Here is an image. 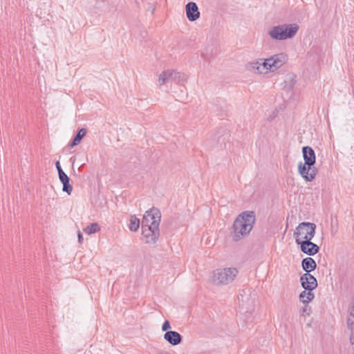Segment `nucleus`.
Instances as JSON below:
<instances>
[{"instance_id":"nucleus-21","label":"nucleus","mask_w":354,"mask_h":354,"mask_svg":"<svg viewBox=\"0 0 354 354\" xmlns=\"http://www.w3.org/2000/svg\"><path fill=\"white\" fill-rule=\"evenodd\" d=\"M171 328V325H170V323L168 320H166L163 324H162V331H169V330Z\"/></svg>"},{"instance_id":"nucleus-3","label":"nucleus","mask_w":354,"mask_h":354,"mask_svg":"<svg viewBox=\"0 0 354 354\" xmlns=\"http://www.w3.org/2000/svg\"><path fill=\"white\" fill-rule=\"evenodd\" d=\"M302 153L304 162H299L298 172L306 181L311 182L317 174V169L314 167L316 161L315 153L308 146L302 148Z\"/></svg>"},{"instance_id":"nucleus-16","label":"nucleus","mask_w":354,"mask_h":354,"mask_svg":"<svg viewBox=\"0 0 354 354\" xmlns=\"http://www.w3.org/2000/svg\"><path fill=\"white\" fill-rule=\"evenodd\" d=\"M86 129L84 128H82L79 130L77 133L76 134L75 137L74 138L72 142L69 145V147L71 148H73L74 146L78 145L80 143L82 138L86 136Z\"/></svg>"},{"instance_id":"nucleus-9","label":"nucleus","mask_w":354,"mask_h":354,"mask_svg":"<svg viewBox=\"0 0 354 354\" xmlns=\"http://www.w3.org/2000/svg\"><path fill=\"white\" fill-rule=\"evenodd\" d=\"M302 288L306 290L313 291L317 287L316 278L310 273H305L300 277Z\"/></svg>"},{"instance_id":"nucleus-24","label":"nucleus","mask_w":354,"mask_h":354,"mask_svg":"<svg viewBox=\"0 0 354 354\" xmlns=\"http://www.w3.org/2000/svg\"><path fill=\"white\" fill-rule=\"evenodd\" d=\"M351 330L350 342L351 344H354V329Z\"/></svg>"},{"instance_id":"nucleus-20","label":"nucleus","mask_w":354,"mask_h":354,"mask_svg":"<svg viewBox=\"0 0 354 354\" xmlns=\"http://www.w3.org/2000/svg\"><path fill=\"white\" fill-rule=\"evenodd\" d=\"M347 326L349 330H354V317L347 318Z\"/></svg>"},{"instance_id":"nucleus-2","label":"nucleus","mask_w":354,"mask_h":354,"mask_svg":"<svg viewBox=\"0 0 354 354\" xmlns=\"http://www.w3.org/2000/svg\"><path fill=\"white\" fill-rule=\"evenodd\" d=\"M256 221L255 213L245 211L234 220L231 235L233 241H238L250 234Z\"/></svg>"},{"instance_id":"nucleus-5","label":"nucleus","mask_w":354,"mask_h":354,"mask_svg":"<svg viewBox=\"0 0 354 354\" xmlns=\"http://www.w3.org/2000/svg\"><path fill=\"white\" fill-rule=\"evenodd\" d=\"M238 273L235 268H217L211 273L209 280L215 286H225L232 282Z\"/></svg>"},{"instance_id":"nucleus-18","label":"nucleus","mask_w":354,"mask_h":354,"mask_svg":"<svg viewBox=\"0 0 354 354\" xmlns=\"http://www.w3.org/2000/svg\"><path fill=\"white\" fill-rule=\"evenodd\" d=\"M100 230V227L97 223H91L84 229V232L88 234H92L99 232Z\"/></svg>"},{"instance_id":"nucleus-17","label":"nucleus","mask_w":354,"mask_h":354,"mask_svg":"<svg viewBox=\"0 0 354 354\" xmlns=\"http://www.w3.org/2000/svg\"><path fill=\"white\" fill-rule=\"evenodd\" d=\"M140 227V220L135 216H131L129 228L132 232H136Z\"/></svg>"},{"instance_id":"nucleus-4","label":"nucleus","mask_w":354,"mask_h":354,"mask_svg":"<svg viewBox=\"0 0 354 354\" xmlns=\"http://www.w3.org/2000/svg\"><path fill=\"white\" fill-rule=\"evenodd\" d=\"M286 55L283 53L276 54L268 59H261L251 64V67L254 73L266 74L268 72H273L285 63Z\"/></svg>"},{"instance_id":"nucleus-12","label":"nucleus","mask_w":354,"mask_h":354,"mask_svg":"<svg viewBox=\"0 0 354 354\" xmlns=\"http://www.w3.org/2000/svg\"><path fill=\"white\" fill-rule=\"evenodd\" d=\"M164 339L172 346H176L180 344L183 340L181 335L173 330L167 331L164 334Z\"/></svg>"},{"instance_id":"nucleus-6","label":"nucleus","mask_w":354,"mask_h":354,"mask_svg":"<svg viewBox=\"0 0 354 354\" xmlns=\"http://www.w3.org/2000/svg\"><path fill=\"white\" fill-rule=\"evenodd\" d=\"M299 29L297 24H283L272 27L268 31V35L275 40H286L293 38Z\"/></svg>"},{"instance_id":"nucleus-26","label":"nucleus","mask_w":354,"mask_h":354,"mask_svg":"<svg viewBox=\"0 0 354 354\" xmlns=\"http://www.w3.org/2000/svg\"><path fill=\"white\" fill-rule=\"evenodd\" d=\"M158 354H169V353L166 351H162V352L159 353Z\"/></svg>"},{"instance_id":"nucleus-8","label":"nucleus","mask_w":354,"mask_h":354,"mask_svg":"<svg viewBox=\"0 0 354 354\" xmlns=\"http://www.w3.org/2000/svg\"><path fill=\"white\" fill-rule=\"evenodd\" d=\"M187 80V75L177 72L174 70H166L162 71L158 76V84L160 86L166 84L169 82H174L180 84Z\"/></svg>"},{"instance_id":"nucleus-23","label":"nucleus","mask_w":354,"mask_h":354,"mask_svg":"<svg viewBox=\"0 0 354 354\" xmlns=\"http://www.w3.org/2000/svg\"><path fill=\"white\" fill-rule=\"evenodd\" d=\"M348 317H354V305H352L349 307V313H348Z\"/></svg>"},{"instance_id":"nucleus-15","label":"nucleus","mask_w":354,"mask_h":354,"mask_svg":"<svg viewBox=\"0 0 354 354\" xmlns=\"http://www.w3.org/2000/svg\"><path fill=\"white\" fill-rule=\"evenodd\" d=\"M315 298L314 293L310 290H304L299 295V299L304 304H308Z\"/></svg>"},{"instance_id":"nucleus-10","label":"nucleus","mask_w":354,"mask_h":354,"mask_svg":"<svg viewBox=\"0 0 354 354\" xmlns=\"http://www.w3.org/2000/svg\"><path fill=\"white\" fill-rule=\"evenodd\" d=\"M297 245L300 246V250L302 252L309 256H313L319 251V247L311 241H307V240H304L301 243Z\"/></svg>"},{"instance_id":"nucleus-14","label":"nucleus","mask_w":354,"mask_h":354,"mask_svg":"<svg viewBox=\"0 0 354 354\" xmlns=\"http://www.w3.org/2000/svg\"><path fill=\"white\" fill-rule=\"evenodd\" d=\"M301 266L304 270L306 272V273H309L310 272L315 270L317 264L313 258L306 257L302 260Z\"/></svg>"},{"instance_id":"nucleus-7","label":"nucleus","mask_w":354,"mask_h":354,"mask_svg":"<svg viewBox=\"0 0 354 354\" xmlns=\"http://www.w3.org/2000/svg\"><path fill=\"white\" fill-rule=\"evenodd\" d=\"M316 227V225L313 223H300L293 233L295 243L299 244L304 240L311 241L315 235Z\"/></svg>"},{"instance_id":"nucleus-25","label":"nucleus","mask_w":354,"mask_h":354,"mask_svg":"<svg viewBox=\"0 0 354 354\" xmlns=\"http://www.w3.org/2000/svg\"><path fill=\"white\" fill-rule=\"evenodd\" d=\"M77 237H78V242L80 243H82V241H83V236H82V234L80 231L78 232L77 233Z\"/></svg>"},{"instance_id":"nucleus-22","label":"nucleus","mask_w":354,"mask_h":354,"mask_svg":"<svg viewBox=\"0 0 354 354\" xmlns=\"http://www.w3.org/2000/svg\"><path fill=\"white\" fill-rule=\"evenodd\" d=\"M55 166H56V168H57V169L58 175H59V174H60V173H62V172H64V171L62 170V167H61V166H60L59 161H57V162H55Z\"/></svg>"},{"instance_id":"nucleus-11","label":"nucleus","mask_w":354,"mask_h":354,"mask_svg":"<svg viewBox=\"0 0 354 354\" xmlns=\"http://www.w3.org/2000/svg\"><path fill=\"white\" fill-rule=\"evenodd\" d=\"M186 15L190 21H194L200 17L198 6L194 2H189L185 6Z\"/></svg>"},{"instance_id":"nucleus-1","label":"nucleus","mask_w":354,"mask_h":354,"mask_svg":"<svg viewBox=\"0 0 354 354\" xmlns=\"http://www.w3.org/2000/svg\"><path fill=\"white\" fill-rule=\"evenodd\" d=\"M161 214L159 210L151 209L147 211L142 222V234L147 244H155L159 237V224Z\"/></svg>"},{"instance_id":"nucleus-13","label":"nucleus","mask_w":354,"mask_h":354,"mask_svg":"<svg viewBox=\"0 0 354 354\" xmlns=\"http://www.w3.org/2000/svg\"><path fill=\"white\" fill-rule=\"evenodd\" d=\"M59 176V179L61 183L63 184L62 190L66 192L68 195H70L73 191V187L70 184V178L66 174L65 172L60 173Z\"/></svg>"},{"instance_id":"nucleus-19","label":"nucleus","mask_w":354,"mask_h":354,"mask_svg":"<svg viewBox=\"0 0 354 354\" xmlns=\"http://www.w3.org/2000/svg\"><path fill=\"white\" fill-rule=\"evenodd\" d=\"M311 308L308 305V304H305L304 306L302 308L300 312V315L301 317H304L306 315L309 316L311 313Z\"/></svg>"}]
</instances>
